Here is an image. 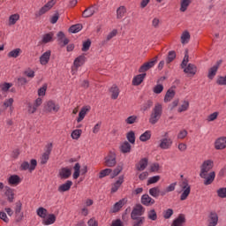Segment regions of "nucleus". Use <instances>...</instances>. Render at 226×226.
Returning <instances> with one entry per match:
<instances>
[{
	"label": "nucleus",
	"instance_id": "obj_42",
	"mask_svg": "<svg viewBox=\"0 0 226 226\" xmlns=\"http://www.w3.org/2000/svg\"><path fill=\"white\" fill-rule=\"evenodd\" d=\"M151 139V131H146L139 136V140L141 142H147Z\"/></svg>",
	"mask_w": 226,
	"mask_h": 226
},
{
	"label": "nucleus",
	"instance_id": "obj_33",
	"mask_svg": "<svg viewBox=\"0 0 226 226\" xmlns=\"http://www.w3.org/2000/svg\"><path fill=\"white\" fill-rule=\"evenodd\" d=\"M109 93H111L112 100H117V98L119 97V87H117L116 85H113L109 88Z\"/></svg>",
	"mask_w": 226,
	"mask_h": 226
},
{
	"label": "nucleus",
	"instance_id": "obj_24",
	"mask_svg": "<svg viewBox=\"0 0 226 226\" xmlns=\"http://www.w3.org/2000/svg\"><path fill=\"white\" fill-rule=\"evenodd\" d=\"M147 73H142L136 75L132 79V86H140L144 79H146Z\"/></svg>",
	"mask_w": 226,
	"mask_h": 226
},
{
	"label": "nucleus",
	"instance_id": "obj_55",
	"mask_svg": "<svg viewBox=\"0 0 226 226\" xmlns=\"http://www.w3.org/2000/svg\"><path fill=\"white\" fill-rule=\"evenodd\" d=\"M138 119H139V117H137L135 115L130 116L125 119V124H135V123H137Z\"/></svg>",
	"mask_w": 226,
	"mask_h": 226
},
{
	"label": "nucleus",
	"instance_id": "obj_47",
	"mask_svg": "<svg viewBox=\"0 0 226 226\" xmlns=\"http://www.w3.org/2000/svg\"><path fill=\"white\" fill-rule=\"evenodd\" d=\"M126 139L129 144H135V132L130 131L126 133Z\"/></svg>",
	"mask_w": 226,
	"mask_h": 226
},
{
	"label": "nucleus",
	"instance_id": "obj_61",
	"mask_svg": "<svg viewBox=\"0 0 226 226\" xmlns=\"http://www.w3.org/2000/svg\"><path fill=\"white\" fill-rule=\"evenodd\" d=\"M161 179V177L160 176H154V177H151L147 182V186H149V185H154L155 183H158V181H160Z\"/></svg>",
	"mask_w": 226,
	"mask_h": 226
},
{
	"label": "nucleus",
	"instance_id": "obj_7",
	"mask_svg": "<svg viewBox=\"0 0 226 226\" xmlns=\"http://www.w3.org/2000/svg\"><path fill=\"white\" fill-rule=\"evenodd\" d=\"M144 213H146V208L142 205L137 204L131 213V218L142 217Z\"/></svg>",
	"mask_w": 226,
	"mask_h": 226
},
{
	"label": "nucleus",
	"instance_id": "obj_50",
	"mask_svg": "<svg viewBox=\"0 0 226 226\" xmlns=\"http://www.w3.org/2000/svg\"><path fill=\"white\" fill-rule=\"evenodd\" d=\"M21 52H22V49H20L19 48L15 49L8 53V57L17 58L20 56Z\"/></svg>",
	"mask_w": 226,
	"mask_h": 226
},
{
	"label": "nucleus",
	"instance_id": "obj_5",
	"mask_svg": "<svg viewBox=\"0 0 226 226\" xmlns=\"http://www.w3.org/2000/svg\"><path fill=\"white\" fill-rule=\"evenodd\" d=\"M52 143L47 144L45 146V152L41 156V165H46L50 158V153H52Z\"/></svg>",
	"mask_w": 226,
	"mask_h": 226
},
{
	"label": "nucleus",
	"instance_id": "obj_28",
	"mask_svg": "<svg viewBox=\"0 0 226 226\" xmlns=\"http://www.w3.org/2000/svg\"><path fill=\"white\" fill-rule=\"evenodd\" d=\"M21 181L22 179L20 178V177H19V175H11L8 178L9 185H12L13 186H17V185H20Z\"/></svg>",
	"mask_w": 226,
	"mask_h": 226
},
{
	"label": "nucleus",
	"instance_id": "obj_57",
	"mask_svg": "<svg viewBox=\"0 0 226 226\" xmlns=\"http://www.w3.org/2000/svg\"><path fill=\"white\" fill-rule=\"evenodd\" d=\"M176 59V51L171 50L168 53V56L166 58L167 64H170V63H172Z\"/></svg>",
	"mask_w": 226,
	"mask_h": 226
},
{
	"label": "nucleus",
	"instance_id": "obj_46",
	"mask_svg": "<svg viewBox=\"0 0 226 226\" xmlns=\"http://www.w3.org/2000/svg\"><path fill=\"white\" fill-rule=\"evenodd\" d=\"M148 220H152L153 222H156L158 220V215L156 214V210L151 209L147 212Z\"/></svg>",
	"mask_w": 226,
	"mask_h": 226
},
{
	"label": "nucleus",
	"instance_id": "obj_22",
	"mask_svg": "<svg viewBox=\"0 0 226 226\" xmlns=\"http://www.w3.org/2000/svg\"><path fill=\"white\" fill-rule=\"evenodd\" d=\"M218 225V214L216 212H210L208 215V226Z\"/></svg>",
	"mask_w": 226,
	"mask_h": 226
},
{
	"label": "nucleus",
	"instance_id": "obj_6",
	"mask_svg": "<svg viewBox=\"0 0 226 226\" xmlns=\"http://www.w3.org/2000/svg\"><path fill=\"white\" fill-rule=\"evenodd\" d=\"M38 165V162L36 159H32L30 161V164L27 162H23L20 165V170H29V172H33L36 169Z\"/></svg>",
	"mask_w": 226,
	"mask_h": 226
},
{
	"label": "nucleus",
	"instance_id": "obj_12",
	"mask_svg": "<svg viewBox=\"0 0 226 226\" xmlns=\"http://www.w3.org/2000/svg\"><path fill=\"white\" fill-rule=\"evenodd\" d=\"M215 149L223 150L226 149V137L222 136L218 138L215 142Z\"/></svg>",
	"mask_w": 226,
	"mask_h": 226
},
{
	"label": "nucleus",
	"instance_id": "obj_26",
	"mask_svg": "<svg viewBox=\"0 0 226 226\" xmlns=\"http://www.w3.org/2000/svg\"><path fill=\"white\" fill-rule=\"evenodd\" d=\"M151 114L159 118L162 117V114H163V108H162V104H160V103L155 104Z\"/></svg>",
	"mask_w": 226,
	"mask_h": 226
},
{
	"label": "nucleus",
	"instance_id": "obj_19",
	"mask_svg": "<svg viewBox=\"0 0 226 226\" xmlns=\"http://www.w3.org/2000/svg\"><path fill=\"white\" fill-rule=\"evenodd\" d=\"M73 186V182L72 180H67L64 184L58 186V192L63 193L64 192H70V189Z\"/></svg>",
	"mask_w": 226,
	"mask_h": 226
},
{
	"label": "nucleus",
	"instance_id": "obj_18",
	"mask_svg": "<svg viewBox=\"0 0 226 226\" xmlns=\"http://www.w3.org/2000/svg\"><path fill=\"white\" fill-rule=\"evenodd\" d=\"M215 177H216V173L215 171H211L210 173H207L206 177H201L205 179L203 185L205 186H208V185H212L213 181H215Z\"/></svg>",
	"mask_w": 226,
	"mask_h": 226
},
{
	"label": "nucleus",
	"instance_id": "obj_15",
	"mask_svg": "<svg viewBox=\"0 0 226 226\" xmlns=\"http://www.w3.org/2000/svg\"><path fill=\"white\" fill-rule=\"evenodd\" d=\"M176 86H172L168 91L166 92V94L164 96V102L168 103V102H171L174 96H176Z\"/></svg>",
	"mask_w": 226,
	"mask_h": 226
},
{
	"label": "nucleus",
	"instance_id": "obj_9",
	"mask_svg": "<svg viewBox=\"0 0 226 226\" xmlns=\"http://www.w3.org/2000/svg\"><path fill=\"white\" fill-rule=\"evenodd\" d=\"M56 4V0L49 1L44 6H42L38 13L35 14V17H41V15H45L47 11L52 10V7Z\"/></svg>",
	"mask_w": 226,
	"mask_h": 226
},
{
	"label": "nucleus",
	"instance_id": "obj_17",
	"mask_svg": "<svg viewBox=\"0 0 226 226\" xmlns=\"http://www.w3.org/2000/svg\"><path fill=\"white\" fill-rule=\"evenodd\" d=\"M125 204H126L125 199L120 200L118 202H117L113 205V207L110 209V213H119V211H121V208L123 207V206H124Z\"/></svg>",
	"mask_w": 226,
	"mask_h": 226
},
{
	"label": "nucleus",
	"instance_id": "obj_34",
	"mask_svg": "<svg viewBox=\"0 0 226 226\" xmlns=\"http://www.w3.org/2000/svg\"><path fill=\"white\" fill-rule=\"evenodd\" d=\"M84 63H86V56L84 55H81L74 60V66L76 68H79V67L82 66V64H84Z\"/></svg>",
	"mask_w": 226,
	"mask_h": 226
},
{
	"label": "nucleus",
	"instance_id": "obj_53",
	"mask_svg": "<svg viewBox=\"0 0 226 226\" xmlns=\"http://www.w3.org/2000/svg\"><path fill=\"white\" fill-rule=\"evenodd\" d=\"M188 109H190V102L184 101L183 104L178 108L177 112H186Z\"/></svg>",
	"mask_w": 226,
	"mask_h": 226
},
{
	"label": "nucleus",
	"instance_id": "obj_36",
	"mask_svg": "<svg viewBox=\"0 0 226 226\" xmlns=\"http://www.w3.org/2000/svg\"><path fill=\"white\" fill-rule=\"evenodd\" d=\"M82 28H83L82 24L72 25L69 28V33H72V34L80 33V31H82Z\"/></svg>",
	"mask_w": 226,
	"mask_h": 226
},
{
	"label": "nucleus",
	"instance_id": "obj_41",
	"mask_svg": "<svg viewBox=\"0 0 226 226\" xmlns=\"http://www.w3.org/2000/svg\"><path fill=\"white\" fill-rule=\"evenodd\" d=\"M74 173L72 175L73 179H79L80 177V163L77 162L74 167Z\"/></svg>",
	"mask_w": 226,
	"mask_h": 226
},
{
	"label": "nucleus",
	"instance_id": "obj_58",
	"mask_svg": "<svg viewBox=\"0 0 226 226\" xmlns=\"http://www.w3.org/2000/svg\"><path fill=\"white\" fill-rule=\"evenodd\" d=\"M153 93H154V94H161V93H163V85L157 83V85L153 87Z\"/></svg>",
	"mask_w": 226,
	"mask_h": 226
},
{
	"label": "nucleus",
	"instance_id": "obj_38",
	"mask_svg": "<svg viewBox=\"0 0 226 226\" xmlns=\"http://www.w3.org/2000/svg\"><path fill=\"white\" fill-rule=\"evenodd\" d=\"M49 211L47 210V208L40 207L37 210H36V214L38 216H40V218H43L45 220V218H47V215H48Z\"/></svg>",
	"mask_w": 226,
	"mask_h": 226
},
{
	"label": "nucleus",
	"instance_id": "obj_40",
	"mask_svg": "<svg viewBox=\"0 0 226 226\" xmlns=\"http://www.w3.org/2000/svg\"><path fill=\"white\" fill-rule=\"evenodd\" d=\"M149 195L154 197V199H158L160 197V187L155 186L149 189Z\"/></svg>",
	"mask_w": 226,
	"mask_h": 226
},
{
	"label": "nucleus",
	"instance_id": "obj_10",
	"mask_svg": "<svg viewBox=\"0 0 226 226\" xmlns=\"http://www.w3.org/2000/svg\"><path fill=\"white\" fill-rule=\"evenodd\" d=\"M45 112H59V104H56L53 101H49L44 105Z\"/></svg>",
	"mask_w": 226,
	"mask_h": 226
},
{
	"label": "nucleus",
	"instance_id": "obj_4",
	"mask_svg": "<svg viewBox=\"0 0 226 226\" xmlns=\"http://www.w3.org/2000/svg\"><path fill=\"white\" fill-rule=\"evenodd\" d=\"M214 162L211 160H207L203 162V163L200 166V177H206V175L211 169H213Z\"/></svg>",
	"mask_w": 226,
	"mask_h": 226
},
{
	"label": "nucleus",
	"instance_id": "obj_49",
	"mask_svg": "<svg viewBox=\"0 0 226 226\" xmlns=\"http://www.w3.org/2000/svg\"><path fill=\"white\" fill-rule=\"evenodd\" d=\"M190 41V32L185 31L181 35V43L185 45V43H188Z\"/></svg>",
	"mask_w": 226,
	"mask_h": 226
},
{
	"label": "nucleus",
	"instance_id": "obj_1",
	"mask_svg": "<svg viewBox=\"0 0 226 226\" xmlns=\"http://www.w3.org/2000/svg\"><path fill=\"white\" fill-rule=\"evenodd\" d=\"M180 187L182 189V194L180 195V200H186V199H188V197L190 196V193L192 192V186L190 185V184H188V181L186 179H185L180 184Z\"/></svg>",
	"mask_w": 226,
	"mask_h": 226
},
{
	"label": "nucleus",
	"instance_id": "obj_54",
	"mask_svg": "<svg viewBox=\"0 0 226 226\" xmlns=\"http://www.w3.org/2000/svg\"><path fill=\"white\" fill-rule=\"evenodd\" d=\"M191 3H192V0H182L180 11L185 12L186 10H188V6H190Z\"/></svg>",
	"mask_w": 226,
	"mask_h": 226
},
{
	"label": "nucleus",
	"instance_id": "obj_3",
	"mask_svg": "<svg viewBox=\"0 0 226 226\" xmlns=\"http://www.w3.org/2000/svg\"><path fill=\"white\" fill-rule=\"evenodd\" d=\"M156 63H158V56L152 58L149 62L143 64L139 69V73H146V72H149Z\"/></svg>",
	"mask_w": 226,
	"mask_h": 226
},
{
	"label": "nucleus",
	"instance_id": "obj_51",
	"mask_svg": "<svg viewBox=\"0 0 226 226\" xmlns=\"http://www.w3.org/2000/svg\"><path fill=\"white\" fill-rule=\"evenodd\" d=\"M189 57H190V56L188 55V49H185V54L184 59L181 63V68L183 70H185V68H186V66L188 65V62L190 61Z\"/></svg>",
	"mask_w": 226,
	"mask_h": 226
},
{
	"label": "nucleus",
	"instance_id": "obj_21",
	"mask_svg": "<svg viewBox=\"0 0 226 226\" xmlns=\"http://www.w3.org/2000/svg\"><path fill=\"white\" fill-rule=\"evenodd\" d=\"M172 146V140L170 138H164L160 140L159 147L161 149H170Z\"/></svg>",
	"mask_w": 226,
	"mask_h": 226
},
{
	"label": "nucleus",
	"instance_id": "obj_48",
	"mask_svg": "<svg viewBox=\"0 0 226 226\" xmlns=\"http://www.w3.org/2000/svg\"><path fill=\"white\" fill-rule=\"evenodd\" d=\"M124 13H126V7H118L117 10V19H123L124 17Z\"/></svg>",
	"mask_w": 226,
	"mask_h": 226
},
{
	"label": "nucleus",
	"instance_id": "obj_44",
	"mask_svg": "<svg viewBox=\"0 0 226 226\" xmlns=\"http://www.w3.org/2000/svg\"><path fill=\"white\" fill-rule=\"evenodd\" d=\"M112 174V169H105L100 171L99 179H103V177H107V176H110Z\"/></svg>",
	"mask_w": 226,
	"mask_h": 226
},
{
	"label": "nucleus",
	"instance_id": "obj_25",
	"mask_svg": "<svg viewBox=\"0 0 226 226\" xmlns=\"http://www.w3.org/2000/svg\"><path fill=\"white\" fill-rule=\"evenodd\" d=\"M184 223H186V217L184 214H180L177 218H176L171 226H183Z\"/></svg>",
	"mask_w": 226,
	"mask_h": 226
},
{
	"label": "nucleus",
	"instance_id": "obj_59",
	"mask_svg": "<svg viewBox=\"0 0 226 226\" xmlns=\"http://www.w3.org/2000/svg\"><path fill=\"white\" fill-rule=\"evenodd\" d=\"M29 81L26 77H19L17 79L18 87H22V86H26Z\"/></svg>",
	"mask_w": 226,
	"mask_h": 226
},
{
	"label": "nucleus",
	"instance_id": "obj_31",
	"mask_svg": "<svg viewBox=\"0 0 226 226\" xmlns=\"http://www.w3.org/2000/svg\"><path fill=\"white\" fill-rule=\"evenodd\" d=\"M185 73H190V75H195L197 73V66L193 64H188L186 68L184 69Z\"/></svg>",
	"mask_w": 226,
	"mask_h": 226
},
{
	"label": "nucleus",
	"instance_id": "obj_27",
	"mask_svg": "<svg viewBox=\"0 0 226 226\" xmlns=\"http://www.w3.org/2000/svg\"><path fill=\"white\" fill-rule=\"evenodd\" d=\"M50 54H51L50 50H48L41 56L40 57L41 64L42 65L49 64V61H50Z\"/></svg>",
	"mask_w": 226,
	"mask_h": 226
},
{
	"label": "nucleus",
	"instance_id": "obj_45",
	"mask_svg": "<svg viewBox=\"0 0 226 226\" xmlns=\"http://www.w3.org/2000/svg\"><path fill=\"white\" fill-rule=\"evenodd\" d=\"M121 172H123V167L121 165L117 166V168L114 170H112L110 174V178L114 179V177L119 176Z\"/></svg>",
	"mask_w": 226,
	"mask_h": 226
},
{
	"label": "nucleus",
	"instance_id": "obj_64",
	"mask_svg": "<svg viewBox=\"0 0 226 226\" xmlns=\"http://www.w3.org/2000/svg\"><path fill=\"white\" fill-rule=\"evenodd\" d=\"M217 195L220 197V199H226V187L217 190Z\"/></svg>",
	"mask_w": 226,
	"mask_h": 226
},
{
	"label": "nucleus",
	"instance_id": "obj_23",
	"mask_svg": "<svg viewBox=\"0 0 226 226\" xmlns=\"http://www.w3.org/2000/svg\"><path fill=\"white\" fill-rule=\"evenodd\" d=\"M154 202V200H153L149 194H143L141 196V204H143V206H153Z\"/></svg>",
	"mask_w": 226,
	"mask_h": 226
},
{
	"label": "nucleus",
	"instance_id": "obj_35",
	"mask_svg": "<svg viewBox=\"0 0 226 226\" xmlns=\"http://www.w3.org/2000/svg\"><path fill=\"white\" fill-rule=\"evenodd\" d=\"M117 35V29L112 30L106 37V40L102 41V45H107V42L110 41L114 36Z\"/></svg>",
	"mask_w": 226,
	"mask_h": 226
},
{
	"label": "nucleus",
	"instance_id": "obj_39",
	"mask_svg": "<svg viewBox=\"0 0 226 226\" xmlns=\"http://www.w3.org/2000/svg\"><path fill=\"white\" fill-rule=\"evenodd\" d=\"M54 38V33L50 32L42 36L41 43H50Z\"/></svg>",
	"mask_w": 226,
	"mask_h": 226
},
{
	"label": "nucleus",
	"instance_id": "obj_56",
	"mask_svg": "<svg viewBox=\"0 0 226 226\" xmlns=\"http://www.w3.org/2000/svg\"><path fill=\"white\" fill-rule=\"evenodd\" d=\"M80 135H82V130L76 129L72 132L71 137L74 140H79V139H80Z\"/></svg>",
	"mask_w": 226,
	"mask_h": 226
},
{
	"label": "nucleus",
	"instance_id": "obj_52",
	"mask_svg": "<svg viewBox=\"0 0 226 226\" xmlns=\"http://www.w3.org/2000/svg\"><path fill=\"white\" fill-rule=\"evenodd\" d=\"M20 19V15L19 14H12L9 18V26H15L17 24V20Z\"/></svg>",
	"mask_w": 226,
	"mask_h": 226
},
{
	"label": "nucleus",
	"instance_id": "obj_62",
	"mask_svg": "<svg viewBox=\"0 0 226 226\" xmlns=\"http://www.w3.org/2000/svg\"><path fill=\"white\" fill-rule=\"evenodd\" d=\"M91 49V41L87 39L86 41L83 42V47L81 49L82 52H87Z\"/></svg>",
	"mask_w": 226,
	"mask_h": 226
},
{
	"label": "nucleus",
	"instance_id": "obj_2",
	"mask_svg": "<svg viewBox=\"0 0 226 226\" xmlns=\"http://www.w3.org/2000/svg\"><path fill=\"white\" fill-rule=\"evenodd\" d=\"M104 165L105 167H116L117 164L116 152L110 150L106 157H104Z\"/></svg>",
	"mask_w": 226,
	"mask_h": 226
},
{
	"label": "nucleus",
	"instance_id": "obj_14",
	"mask_svg": "<svg viewBox=\"0 0 226 226\" xmlns=\"http://www.w3.org/2000/svg\"><path fill=\"white\" fill-rule=\"evenodd\" d=\"M148 163H149V159H147V157L140 159L139 163L135 165L136 170H139V172H142V170H146Z\"/></svg>",
	"mask_w": 226,
	"mask_h": 226
},
{
	"label": "nucleus",
	"instance_id": "obj_43",
	"mask_svg": "<svg viewBox=\"0 0 226 226\" xmlns=\"http://www.w3.org/2000/svg\"><path fill=\"white\" fill-rule=\"evenodd\" d=\"M12 83L4 82L0 84V89L2 93H8V91H10V88L12 87Z\"/></svg>",
	"mask_w": 226,
	"mask_h": 226
},
{
	"label": "nucleus",
	"instance_id": "obj_60",
	"mask_svg": "<svg viewBox=\"0 0 226 226\" xmlns=\"http://www.w3.org/2000/svg\"><path fill=\"white\" fill-rule=\"evenodd\" d=\"M59 11H55L54 15H52L49 19L50 24H57V21L59 20Z\"/></svg>",
	"mask_w": 226,
	"mask_h": 226
},
{
	"label": "nucleus",
	"instance_id": "obj_13",
	"mask_svg": "<svg viewBox=\"0 0 226 226\" xmlns=\"http://www.w3.org/2000/svg\"><path fill=\"white\" fill-rule=\"evenodd\" d=\"M119 151L122 154H128L132 153V144L128 141H124L119 146Z\"/></svg>",
	"mask_w": 226,
	"mask_h": 226
},
{
	"label": "nucleus",
	"instance_id": "obj_32",
	"mask_svg": "<svg viewBox=\"0 0 226 226\" xmlns=\"http://www.w3.org/2000/svg\"><path fill=\"white\" fill-rule=\"evenodd\" d=\"M42 223L43 225H52L53 223H56V215L49 214L48 218L43 219Z\"/></svg>",
	"mask_w": 226,
	"mask_h": 226
},
{
	"label": "nucleus",
	"instance_id": "obj_29",
	"mask_svg": "<svg viewBox=\"0 0 226 226\" xmlns=\"http://www.w3.org/2000/svg\"><path fill=\"white\" fill-rule=\"evenodd\" d=\"M5 190V196L7 197L8 202H13L15 199V192H13V189L10 188L9 186H6Z\"/></svg>",
	"mask_w": 226,
	"mask_h": 226
},
{
	"label": "nucleus",
	"instance_id": "obj_30",
	"mask_svg": "<svg viewBox=\"0 0 226 226\" xmlns=\"http://www.w3.org/2000/svg\"><path fill=\"white\" fill-rule=\"evenodd\" d=\"M87 112H89V108H87V106L83 107L79 113L77 123H81V121H84V117H86V114H87Z\"/></svg>",
	"mask_w": 226,
	"mask_h": 226
},
{
	"label": "nucleus",
	"instance_id": "obj_16",
	"mask_svg": "<svg viewBox=\"0 0 226 226\" xmlns=\"http://www.w3.org/2000/svg\"><path fill=\"white\" fill-rule=\"evenodd\" d=\"M58 176L60 177V179H68L72 177V170H70V168H62L59 170Z\"/></svg>",
	"mask_w": 226,
	"mask_h": 226
},
{
	"label": "nucleus",
	"instance_id": "obj_37",
	"mask_svg": "<svg viewBox=\"0 0 226 226\" xmlns=\"http://www.w3.org/2000/svg\"><path fill=\"white\" fill-rule=\"evenodd\" d=\"M132 226H142L144 225V222H146V217H136V219L132 218Z\"/></svg>",
	"mask_w": 226,
	"mask_h": 226
},
{
	"label": "nucleus",
	"instance_id": "obj_8",
	"mask_svg": "<svg viewBox=\"0 0 226 226\" xmlns=\"http://www.w3.org/2000/svg\"><path fill=\"white\" fill-rule=\"evenodd\" d=\"M222 63H223V60H219L214 66L208 69L207 78L210 80H213V79L216 77V73L218 72V69L220 68V66H222Z\"/></svg>",
	"mask_w": 226,
	"mask_h": 226
},
{
	"label": "nucleus",
	"instance_id": "obj_11",
	"mask_svg": "<svg viewBox=\"0 0 226 226\" xmlns=\"http://www.w3.org/2000/svg\"><path fill=\"white\" fill-rule=\"evenodd\" d=\"M97 12H98V7L96 5H91L83 11L82 17L83 19H89L90 17H93L94 13H97Z\"/></svg>",
	"mask_w": 226,
	"mask_h": 226
},
{
	"label": "nucleus",
	"instance_id": "obj_20",
	"mask_svg": "<svg viewBox=\"0 0 226 226\" xmlns=\"http://www.w3.org/2000/svg\"><path fill=\"white\" fill-rule=\"evenodd\" d=\"M123 183H124V176H120L118 177V180H117L111 187V193H116V192H117L119 190V188L121 187V185H123Z\"/></svg>",
	"mask_w": 226,
	"mask_h": 226
},
{
	"label": "nucleus",
	"instance_id": "obj_63",
	"mask_svg": "<svg viewBox=\"0 0 226 226\" xmlns=\"http://www.w3.org/2000/svg\"><path fill=\"white\" fill-rule=\"evenodd\" d=\"M151 107H153V101L148 100L147 101L142 107V110L143 112H146V110H149V109H151Z\"/></svg>",
	"mask_w": 226,
	"mask_h": 226
}]
</instances>
